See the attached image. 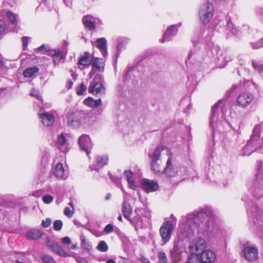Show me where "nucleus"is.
<instances>
[{"instance_id":"21","label":"nucleus","mask_w":263,"mask_h":263,"mask_svg":"<svg viewBox=\"0 0 263 263\" xmlns=\"http://www.w3.org/2000/svg\"><path fill=\"white\" fill-rule=\"evenodd\" d=\"M93 54H90L88 52H85L81 55L78 61V65L89 66L91 64L93 60Z\"/></svg>"},{"instance_id":"34","label":"nucleus","mask_w":263,"mask_h":263,"mask_svg":"<svg viewBox=\"0 0 263 263\" xmlns=\"http://www.w3.org/2000/svg\"><path fill=\"white\" fill-rule=\"evenodd\" d=\"M238 32L239 30L234 26L231 20L228 19L226 25V34H229L230 33H231L232 34L236 35Z\"/></svg>"},{"instance_id":"58","label":"nucleus","mask_w":263,"mask_h":263,"mask_svg":"<svg viewBox=\"0 0 263 263\" xmlns=\"http://www.w3.org/2000/svg\"><path fill=\"white\" fill-rule=\"evenodd\" d=\"M22 42H23V44L24 49H25L26 47H27V45H28V39L26 36H24L22 37Z\"/></svg>"},{"instance_id":"5","label":"nucleus","mask_w":263,"mask_h":263,"mask_svg":"<svg viewBox=\"0 0 263 263\" xmlns=\"http://www.w3.org/2000/svg\"><path fill=\"white\" fill-rule=\"evenodd\" d=\"M103 75L101 74H96L94 78L90 82L88 89V92L95 95L104 93L105 87L103 85Z\"/></svg>"},{"instance_id":"28","label":"nucleus","mask_w":263,"mask_h":263,"mask_svg":"<svg viewBox=\"0 0 263 263\" xmlns=\"http://www.w3.org/2000/svg\"><path fill=\"white\" fill-rule=\"evenodd\" d=\"M58 145L59 148L64 153L68 151V143L65 135L63 134H60L58 137Z\"/></svg>"},{"instance_id":"39","label":"nucleus","mask_w":263,"mask_h":263,"mask_svg":"<svg viewBox=\"0 0 263 263\" xmlns=\"http://www.w3.org/2000/svg\"><path fill=\"white\" fill-rule=\"evenodd\" d=\"M3 13H5L6 16L8 18L12 25H16L17 22V14L9 11L4 12Z\"/></svg>"},{"instance_id":"48","label":"nucleus","mask_w":263,"mask_h":263,"mask_svg":"<svg viewBox=\"0 0 263 263\" xmlns=\"http://www.w3.org/2000/svg\"><path fill=\"white\" fill-rule=\"evenodd\" d=\"M42 199L45 203L49 204L53 201V198L52 196L48 195L44 196Z\"/></svg>"},{"instance_id":"47","label":"nucleus","mask_w":263,"mask_h":263,"mask_svg":"<svg viewBox=\"0 0 263 263\" xmlns=\"http://www.w3.org/2000/svg\"><path fill=\"white\" fill-rule=\"evenodd\" d=\"M252 65L254 69L257 71H259L261 66L262 65L259 61L254 60L252 61Z\"/></svg>"},{"instance_id":"32","label":"nucleus","mask_w":263,"mask_h":263,"mask_svg":"<svg viewBox=\"0 0 263 263\" xmlns=\"http://www.w3.org/2000/svg\"><path fill=\"white\" fill-rule=\"evenodd\" d=\"M124 175L126 177L129 187L134 190H137L138 186L135 184V181L132 179L133 176V172L130 171H126L124 172Z\"/></svg>"},{"instance_id":"1","label":"nucleus","mask_w":263,"mask_h":263,"mask_svg":"<svg viewBox=\"0 0 263 263\" xmlns=\"http://www.w3.org/2000/svg\"><path fill=\"white\" fill-rule=\"evenodd\" d=\"M213 219L212 210L207 207L182 217L178 231L180 237L191 238L196 231L198 233L206 231L212 226Z\"/></svg>"},{"instance_id":"44","label":"nucleus","mask_w":263,"mask_h":263,"mask_svg":"<svg viewBox=\"0 0 263 263\" xmlns=\"http://www.w3.org/2000/svg\"><path fill=\"white\" fill-rule=\"evenodd\" d=\"M141 217L140 216L136 215L134 217L130 218L129 217V219H127L129 221L130 223L133 225H137L141 221Z\"/></svg>"},{"instance_id":"61","label":"nucleus","mask_w":263,"mask_h":263,"mask_svg":"<svg viewBox=\"0 0 263 263\" xmlns=\"http://www.w3.org/2000/svg\"><path fill=\"white\" fill-rule=\"evenodd\" d=\"M78 263H87V261L86 259L83 257H78L76 259Z\"/></svg>"},{"instance_id":"16","label":"nucleus","mask_w":263,"mask_h":263,"mask_svg":"<svg viewBox=\"0 0 263 263\" xmlns=\"http://www.w3.org/2000/svg\"><path fill=\"white\" fill-rule=\"evenodd\" d=\"M206 247V242L204 239L198 238L194 242L190 244L189 246L190 249L192 253H195V255L198 254L200 252L202 253L205 251Z\"/></svg>"},{"instance_id":"54","label":"nucleus","mask_w":263,"mask_h":263,"mask_svg":"<svg viewBox=\"0 0 263 263\" xmlns=\"http://www.w3.org/2000/svg\"><path fill=\"white\" fill-rule=\"evenodd\" d=\"M73 211H73V210L71 211L68 207H66L64 210V214L68 217L70 218L73 215Z\"/></svg>"},{"instance_id":"8","label":"nucleus","mask_w":263,"mask_h":263,"mask_svg":"<svg viewBox=\"0 0 263 263\" xmlns=\"http://www.w3.org/2000/svg\"><path fill=\"white\" fill-rule=\"evenodd\" d=\"M173 229L174 225L172 222L169 220L164 221L161 226L159 232L163 244H165L170 240Z\"/></svg>"},{"instance_id":"45","label":"nucleus","mask_w":263,"mask_h":263,"mask_svg":"<svg viewBox=\"0 0 263 263\" xmlns=\"http://www.w3.org/2000/svg\"><path fill=\"white\" fill-rule=\"evenodd\" d=\"M63 226V222L61 220H56L53 224V229L55 231H60Z\"/></svg>"},{"instance_id":"9","label":"nucleus","mask_w":263,"mask_h":263,"mask_svg":"<svg viewBox=\"0 0 263 263\" xmlns=\"http://www.w3.org/2000/svg\"><path fill=\"white\" fill-rule=\"evenodd\" d=\"M211 51L213 55L215 57L217 65L220 68L224 67L227 63L232 59V58H229V60H227L226 52L223 53L217 46H213Z\"/></svg>"},{"instance_id":"14","label":"nucleus","mask_w":263,"mask_h":263,"mask_svg":"<svg viewBox=\"0 0 263 263\" xmlns=\"http://www.w3.org/2000/svg\"><path fill=\"white\" fill-rule=\"evenodd\" d=\"M141 184L142 190L147 193L155 192L159 189V185L157 182L146 178L141 180Z\"/></svg>"},{"instance_id":"19","label":"nucleus","mask_w":263,"mask_h":263,"mask_svg":"<svg viewBox=\"0 0 263 263\" xmlns=\"http://www.w3.org/2000/svg\"><path fill=\"white\" fill-rule=\"evenodd\" d=\"M243 255L247 260L252 261L257 258L258 255L257 249L253 246H245Z\"/></svg>"},{"instance_id":"62","label":"nucleus","mask_w":263,"mask_h":263,"mask_svg":"<svg viewBox=\"0 0 263 263\" xmlns=\"http://www.w3.org/2000/svg\"><path fill=\"white\" fill-rule=\"evenodd\" d=\"M30 95L36 97L37 99H40V96L39 95L38 91L35 90H32L30 93Z\"/></svg>"},{"instance_id":"13","label":"nucleus","mask_w":263,"mask_h":263,"mask_svg":"<svg viewBox=\"0 0 263 263\" xmlns=\"http://www.w3.org/2000/svg\"><path fill=\"white\" fill-rule=\"evenodd\" d=\"M66 119L68 126L74 128L80 127V112H68Z\"/></svg>"},{"instance_id":"3","label":"nucleus","mask_w":263,"mask_h":263,"mask_svg":"<svg viewBox=\"0 0 263 263\" xmlns=\"http://www.w3.org/2000/svg\"><path fill=\"white\" fill-rule=\"evenodd\" d=\"M186 172L184 167H180L179 170L177 167L173 165L171 158H169L166 162V166L163 170V175L168 178H177L176 181L185 179V175Z\"/></svg>"},{"instance_id":"17","label":"nucleus","mask_w":263,"mask_h":263,"mask_svg":"<svg viewBox=\"0 0 263 263\" xmlns=\"http://www.w3.org/2000/svg\"><path fill=\"white\" fill-rule=\"evenodd\" d=\"M226 103V100H220L217 102L212 108L211 115L210 119V125L213 128L214 127V124H217V119L218 117V110L221 104H224Z\"/></svg>"},{"instance_id":"31","label":"nucleus","mask_w":263,"mask_h":263,"mask_svg":"<svg viewBox=\"0 0 263 263\" xmlns=\"http://www.w3.org/2000/svg\"><path fill=\"white\" fill-rule=\"evenodd\" d=\"M83 103L88 107L96 108L102 104V101L101 99L94 100L92 98L89 97L84 100Z\"/></svg>"},{"instance_id":"26","label":"nucleus","mask_w":263,"mask_h":263,"mask_svg":"<svg viewBox=\"0 0 263 263\" xmlns=\"http://www.w3.org/2000/svg\"><path fill=\"white\" fill-rule=\"evenodd\" d=\"M164 149L162 146L156 147L153 151L149 152L148 157L151 160V162L158 161L161 156V152Z\"/></svg>"},{"instance_id":"53","label":"nucleus","mask_w":263,"mask_h":263,"mask_svg":"<svg viewBox=\"0 0 263 263\" xmlns=\"http://www.w3.org/2000/svg\"><path fill=\"white\" fill-rule=\"evenodd\" d=\"M36 50L38 51H42L44 50V51H47L48 53H49V51L51 50L49 49V46L48 45H46L45 44L41 45V46H40L39 47L36 48Z\"/></svg>"},{"instance_id":"46","label":"nucleus","mask_w":263,"mask_h":263,"mask_svg":"<svg viewBox=\"0 0 263 263\" xmlns=\"http://www.w3.org/2000/svg\"><path fill=\"white\" fill-rule=\"evenodd\" d=\"M137 69L136 68H133L130 69H129L127 72L125 76V79L126 80H129L131 79L132 80L133 79L132 78V76H134V74L135 73H137Z\"/></svg>"},{"instance_id":"7","label":"nucleus","mask_w":263,"mask_h":263,"mask_svg":"<svg viewBox=\"0 0 263 263\" xmlns=\"http://www.w3.org/2000/svg\"><path fill=\"white\" fill-rule=\"evenodd\" d=\"M110 178L112 181L115 182L118 186L121 189L124 193V199L122 204L121 211L126 219H129L132 214V209L129 203L127 201L126 198L127 194L124 190L123 186L121 184L120 179L114 177L112 175H110Z\"/></svg>"},{"instance_id":"18","label":"nucleus","mask_w":263,"mask_h":263,"mask_svg":"<svg viewBox=\"0 0 263 263\" xmlns=\"http://www.w3.org/2000/svg\"><path fill=\"white\" fill-rule=\"evenodd\" d=\"M65 54L66 53L59 48L49 50V53H48V55L52 58L53 63L55 65H58L61 62H63L64 61Z\"/></svg>"},{"instance_id":"43","label":"nucleus","mask_w":263,"mask_h":263,"mask_svg":"<svg viewBox=\"0 0 263 263\" xmlns=\"http://www.w3.org/2000/svg\"><path fill=\"white\" fill-rule=\"evenodd\" d=\"M158 258L160 263H167V258L166 254L163 252H159L158 253Z\"/></svg>"},{"instance_id":"59","label":"nucleus","mask_w":263,"mask_h":263,"mask_svg":"<svg viewBox=\"0 0 263 263\" xmlns=\"http://www.w3.org/2000/svg\"><path fill=\"white\" fill-rule=\"evenodd\" d=\"M195 54V51L193 50H191L189 53H188L187 57V60H186L185 62L186 65L187 64L188 62L191 60L192 57Z\"/></svg>"},{"instance_id":"52","label":"nucleus","mask_w":263,"mask_h":263,"mask_svg":"<svg viewBox=\"0 0 263 263\" xmlns=\"http://www.w3.org/2000/svg\"><path fill=\"white\" fill-rule=\"evenodd\" d=\"M113 230H114L113 225L111 224H108L105 227V228L104 229V231L106 233H110L111 232H112Z\"/></svg>"},{"instance_id":"37","label":"nucleus","mask_w":263,"mask_h":263,"mask_svg":"<svg viewBox=\"0 0 263 263\" xmlns=\"http://www.w3.org/2000/svg\"><path fill=\"white\" fill-rule=\"evenodd\" d=\"M135 213L136 215L140 216L141 218L142 217L148 218L151 217L150 212L148 210L145 208H137L135 210Z\"/></svg>"},{"instance_id":"56","label":"nucleus","mask_w":263,"mask_h":263,"mask_svg":"<svg viewBox=\"0 0 263 263\" xmlns=\"http://www.w3.org/2000/svg\"><path fill=\"white\" fill-rule=\"evenodd\" d=\"M256 12L259 15L260 20L263 22V7L257 8Z\"/></svg>"},{"instance_id":"55","label":"nucleus","mask_w":263,"mask_h":263,"mask_svg":"<svg viewBox=\"0 0 263 263\" xmlns=\"http://www.w3.org/2000/svg\"><path fill=\"white\" fill-rule=\"evenodd\" d=\"M250 45L253 49H258L263 47L262 46H260V45L259 44V41L255 42H251Z\"/></svg>"},{"instance_id":"25","label":"nucleus","mask_w":263,"mask_h":263,"mask_svg":"<svg viewBox=\"0 0 263 263\" xmlns=\"http://www.w3.org/2000/svg\"><path fill=\"white\" fill-rule=\"evenodd\" d=\"M93 44H95V45L100 50L104 57H105L107 55V42L105 38L98 39L96 43H93Z\"/></svg>"},{"instance_id":"11","label":"nucleus","mask_w":263,"mask_h":263,"mask_svg":"<svg viewBox=\"0 0 263 263\" xmlns=\"http://www.w3.org/2000/svg\"><path fill=\"white\" fill-rule=\"evenodd\" d=\"M254 99V95L249 92L240 93L237 98L236 103L241 108H246L253 102Z\"/></svg>"},{"instance_id":"29","label":"nucleus","mask_w":263,"mask_h":263,"mask_svg":"<svg viewBox=\"0 0 263 263\" xmlns=\"http://www.w3.org/2000/svg\"><path fill=\"white\" fill-rule=\"evenodd\" d=\"M84 26L89 30H94L96 28L95 18L90 15H86L82 19Z\"/></svg>"},{"instance_id":"40","label":"nucleus","mask_w":263,"mask_h":263,"mask_svg":"<svg viewBox=\"0 0 263 263\" xmlns=\"http://www.w3.org/2000/svg\"><path fill=\"white\" fill-rule=\"evenodd\" d=\"M96 249L100 252H105L107 251L108 247L105 241L102 240L99 242Z\"/></svg>"},{"instance_id":"64","label":"nucleus","mask_w":263,"mask_h":263,"mask_svg":"<svg viewBox=\"0 0 263 263\" xmlns=\"http://www.w3.org/2000/svg\"><path fill=\"white\" fill-rule=\"evenodd\" d=\"M96 68L92 67V69L91 70V71H90V72L89 73V79L91 78V77L95 74V73H96Z\"/></svg>"},{"instance_id":"20","label":"nucleus","mask_w":263,"mask_h":263,"mask_svg":"<svg viewBox=\"0 0 263 263\" xmlns=\"http://www.w3.org/2000/svg\"><path fill=\"white\" fill-rule=\"evenodd\" d=\"M39 117L43 124L45 126L52 125L54 121L53 115L48 112L39 114Z\"/></svg>"},{"instance_id":"60","label":"nucleus","mask_w":263,"mask_h":263,"mask_svg":"<svg viewBox=\"0 0 263 263\" xmlns=\"http://www.w3.org/2000/svg\"><path fill=\"white\" fill-rule=\"evenodd\" d=\"M262 172H263V162H260L258 164L257 178H258L259 174Z\"/></svg>"},{"instance_id":"42","label":"nucleus","mask_w":263,"mask_h":263,"mask_svg":"<svg viewBox=\"0 0 263 263\" xmlns=\"http://www.w3.org/2000/svg\"><path fill=\"white\" fill-rule=\"evenodd\" d=\"M87 90V86L83 83H81L77 88V93L80 96L85 92Z\"/></svg>"},{"instance_id":"27","label":"nucleus","mask_w":263,"mask_h":263,"mask_svg":"<svg viewBox=\"0 0 263 263\" xmlns=\"http://www.w3.org/2000/svg\"><path fill=\"white\" fill-rule=\"evenodd\" d=\"M53 175L58 178H64L65 177V171L61 163L58 162L53 167Z\"/></svg>"},{"instance_id":"15","label":"nucleus","mask_w":263,"mask_h":263,"mask_svg":"<svg viewBox=\"0 0 263 263\" xmlns=\"http://www.w3.org/2000/svg\"><path fill=\"white\" fill-rule=\"evenodd\" d=\"M181 25V23H179L176 25H173L170 26L163 34L162 39L160 42L164 43L171 41L173 37L177 34L178 28Z\"/></svg>"},{"instance_id":"30","label":"nucleus","mask_w":263,"mask_h":263,"mask_svg":"<svg viewBox=\"0 0 263 263\" xmlns=\"http://www.w3.org/2000/svg\"><path fill=\"white\" fill-rule=\"evenodd\" d=\"M43 234V232L41 230L31 229L26 233V236L29 239H37L41 237Z\"/></svg>"},{"instance_id":"63","label":"nucleus","mask_w":263,"mask_h":263,"mask_svg":"<svg viewBox=\"0 0 263 263\" xmlns=\"http://www.w3.org/2000/svg\"><path fill=\"white\" fill-rule=\"evenodd\" d=\"M4 67V58L3 56L0 54V70H1Z\"/></svg>"},{"instance_id":"33","label":"nucleus","mask_w":263,"mask_h":263,"mask_svg":"<svg viewBox=\"0 0 263 263\" xmlns=\"http://www.w3.org/2000/svg\"><path fill=\"white\" fill-rule=\"evenodd\" d=\"M91 64L92 67L97 69L99 71L103 72L104 71V64L102 59L95 58L93 56Z\"/></svg>"},{"instance_id":"50","label":"nucleus","mask_w":263,"mask_h":263,"mask_svg":"<svg viewBox=\"0 0 263 263\" xmlns=\"http://www.w3.org/2000/svg\"><path fill=\"white\" fill-rule=\"evenodd\" d=\"M6 28V24L5 21L0 20V35H2L3 33L5 31Z\"/></svg>"},{"instance_id":"24","label":"nucleus","mask_w":263,"mask_h":263,"mask_svg":"<svg viewBox=\"0 0 263 263\" xmlns=\"http://www.w3.org/2000/svg\"><path fill=\"white\" fill-rule=\"evenodd\" d=\"M251 192L253 195L256 198H261L263 196V181H257Z\"/></svg>"},{"instance_id":"35","label":"nucleus","mask_w":263,"mask_h":263,"mask_svg":"<svg viewBox=\"0 0 263 263\" xmlns=\"http://www.w3.org/2000/svg\"><path fill=\"white\" fill-rule=\"evenodd\" d=\"M50 248L59 255L61 256H67L68 254L57 243H52L50 245Z\"/></svg>"},{"instance_id":"12","label":"nucleus","mask_w":263,"mask_h":263,"mask_svg":"<svg viewBox=\"0 0 263 263\" xmlns=\"http://www.w3.org/2000/svg\"><path fill=\"white\" fill-rule=\"evenodd\" d=\"M78 143L81 151L85 152L89 157L90 149L92 147L89 136L85 134L81 135L79 138Z\"/></svg>"},{"instance_id":"49","label":"nucleus","mask_w":263,"mask_h":263,"mask_svg":"<svg viewBox=\"0 0 263 263\" xmlns=\"http://www.w3.org/2000/svg\"><path fill=\"white\" fill-rule=\"evenodd\" d=\"M81 241L82 246L84 249L89 250L90 248H91V245L90 244L89 242H87L84 237L81 238Z\"/></svg>"},{"instance_id":"57","label":"nucleus","mask_w":263,"mask_h":263,"mask_svg":"<svg viewBox=\"0 0 263 263\" xmlns=\"http://www.w3.org/2000/svg\"><path fill=\"white\" fill-rule=\"evenodd\" d=\"M62 242L63 243L68 245L71 243V240L69 237L66 236L62 238Z\"/></svg>"},{"instance_id":"41","label":"nucleus","mask_w":263,"mask_h":263,"mask_svg":"<svg viewBox=\"0 0 263 263\" xmlns=\"http://www.w3.org/2000/svg\"><path fill=\"white\" fill-rule=\"evenodd\" d=\"M41 259L44 263H56L52 257L47 254L43 255L41 256Z\"/></svg>"},{"instance_id":"23","label":"nucleus","mask_w":263,"mask_h":263,"mask_svg":"<svg viewBox=\"0 0 263 263\" xmlns=\"http://www.w3.org/2000/svg\"><path fill=\"white\" fill-rule=\"evenodd\" d=\"M80 126H88L92 125L93 123V117L88 114L80 112Z\"/></svg>"},{"instance_id":"6","label":"nucleus","mask_w":263,"mask_h":263,"mask_svg":"<svg viewBox=\"0 0 263 263\" xmlns=\"http://www.w3.org/2000/svg\"><path fill=\"white\" fill-rule=\"evenodd\" d=\"M214 7L213 4L207 3L202 5L199 9V18L203 24H208L213 15Z\"/></svg>"},{"instance_id":"51","label":"nucleus","mask_w":263,"mask_h":263,"mask_svg":"<svg viewBox=\"0 0 263 263\" xmlns=\"http://www.w3.org/2000/svg\"><path fill=\"white\" fill-rule=\"evenodd\" d=\"M51 223V220L50 218H47L45 220H43L42 221V226L44 228L48 227Z\"/></svg>"},{"instance_id":"10","label":"nucleus","mask_w":263,"mask_h":263,"mask_svg":"<svg viewBox=\"0 0 263 263\" xmlns=\"http://www.w3.org/2000/svg\"><path fill=\"white\" fill-rule=\"evenodd\" d=\"M182 242L180 240L175 242L170 255L173 263H177L181 259V255L183 252Z\"/></svg>"},{"instance_id":"22","label":"nucleus","mask_w":263,"mask_h":263,"mask_svg":"<svg viewBox=\"0 0 263 263\" xmlns=\"http://www.w3.org/2000/svg\"><path fill=\"white\" fill-rule=\"evenodd\" d=\"M108 160V157L106 155L98 156L96 158V163L90 166L91 170L98 171L107 164Z\"/></svg>"},{"instance_id":"38","label":"nucleus","mask_w":263,"mask_h":263,"mask_svg":"<svg viewBox=\"0 0 263 263\" xmlns=\"http://www.w3.org/2000/svg\"><path fill=\"white\" fill-rule=\"evenodd\" d=\"M151 168L152 171L157 175H163V171H161L160 164L158 161L151 162Z\"/></svg>"},{"instance_id":"4","label":"nucleus","mask_w":263,"mask_h":263,"mask_svg":"<svg viewBox=\"0 0 263 263\" xmlns=\"http://www.w3.org/2000/svg\"><path fill=\"white\" fill-rule=\"evenodd\" d=\"M216 258L215 253L210 250H205L197 255H192L186 263H211Z\"/></svg>"},{"instance_id":"36","label":"nucleus","mask_w":263,"mask_h":263,"mask_svg":"<svg viewBox=\"0 0 263 263\" xmlns=\"http://www.w3.org/2000/svg\"><path fill=\"white\" fill-rule=\"evenodd\" d=\"M39 69L36 66L26 69L23 72V75L25 78L33 77L39 72Z\"/></svg>"},{"instance_id":"2","label":"nucleus","mask_w":263,"mask_h":263,"mask_svg":"<svg viewBox=\"0 0 263 263\" xmlns=\"http://www.w3.org/2000/svg\"><path fill=\"white\" fill-rule=\"evenodd\" d=\"M260 127H254L252 135L243 148L245 154L250 155L252 152L258 151L263 146V139L260 138Z\"/></svg>"}]
</instances>
